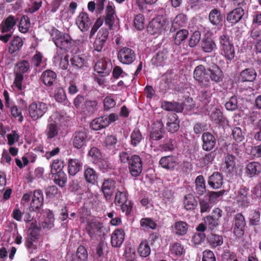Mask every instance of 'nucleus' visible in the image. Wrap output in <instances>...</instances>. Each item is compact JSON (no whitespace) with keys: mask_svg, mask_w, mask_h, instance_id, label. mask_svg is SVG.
<instances>
[{"mask_svg":"<svg viewBox=\"0 0 261 261\" xmlns=\"http://www.w3.org/2000/svg\"><path fill=\"white\" fill-rule=\"evenodd\" d=\"M50 35L57 47L64 53H66L74 44V41L68 34L62 32L57 29L53 28Z\"/></svg>","mask_w":261,"mask_h":261,"instance_id":"obj_1","label":"nucleus"},{"mask_svg":"<svg viewBox=\"0 0 261 261\" xmlns=\"http://www.w3.org/2000/svg\"><path fill=\"white\" fill-rule=\"evenodd\" d=\"M170 24L168 18L163 15H158L149 22L147 31L149 34L158 36L169 30Z\"/></svg>","mask_w":261,"mask_h":261,"instance_id":"obj_2","label":"nucleus"},{"mask_svg":"<svg viewBox=\"0 0 261 261\" xmlns=\"http://www.w3.org/2000/svg\"><path fill=\"white\" fill-rule=\"evenodd\" d=\"M19 18L16 16L10 15L4 19L0 24V41L6 43L12 36Z\"/></svg>","mask_w":261,"mask_h":261,"instance_id":"obj_3","label":"nucleus"},{"mask_svg":"<svg viewBox=\"0 0 261 261\" xmlns=\"http://www.w3.org/2000/svg\"><path fill=\"white\" fill-rule=\"evenodd\" d=\"M29 230L30 235L25 242V246L29 253L36 254L40 246V228L38 227L36 221L31 223Z\"/></svg>","mask_w":261,"mask_h":261,"instance_id":"obj_4","label":"nucleus"},{"mask_svg":"<svg viewBox=\"0 0 261 261\" xmlns=\"http://www.w3.org/2000/svg\"><path fill=\"white\" fill-rule=\"evenodd\" d=\"M218 41L221 55L226 60L231 61L234 57L235 51L233 44L230 40L229 36L223 33L219 36Z\"/></svg>","mask_w":261,"mask_h":261,"instance_id":"obj_5","label":"nucleus"},{"mask_svg":"<svg viewBox=\"0 0 261 261\" xmlns=\"http://www.w3.org/2000/svg\"><path fill=\"white\" fill-rule=\"evenodd\" d=\"M48 110L47 105L41 101H35L31 103L29 107V114L33 121L42 118Z\"/></svg>","mask_w":261,"mask_h":261,"instance_id":"obj_6","label":"nucleus"},{"mask_svg":"<svg viewBox=\"0 0 261 261\" xmlns=\"http://www.w3.org/2000/svg\"><path fill=\"white\" fill-rule=\"evenodd\" d=\"M136 58L135 51L128 47L121 48L117 53L118 61L124 65L132 64L136 60Z\"/></svg>","mask_w":261,"mask_h":261,"instance_id":"obj_7","label":"nucleus"},{"mask_svg":"<svg viewBox=\"0 0 261 261\" xmlns=\"http://www.w3.org/2000/svg\"><path fill=\"white\" fill-rule=\"evenodd\" d=\"M235 156L227 153L224 157V163L222 164L221 169L223 172L226 174L227 177H231L235 172L236 167Z\"/></svg>","mask_w":261,"mask_h":261,"instance_id":"obj_8","label":"nucleus"},{"mask_svg":"<svg viewBox=\"0 0 261 261\" xmlns=\"http://www.w3.org/2000/svg\"><path fill=\"white\" fill-rule=\"evenodd\" d=\"M194 78L198 81L201 87L207 88L210 86V81L204 76L207 75V69L202 65L196 66L194 71Z\"/></svg>","mask_w":261,"mask_h":261,"instance_id":"obj_9","label":"nucleus"},{"mask_svg":"<svg viewBox=\"0 0 261 261\" xmlns=\"http://www.w3.org/2000/svg\"><path fill=\"white\" fill-rule=\"evenodd\" d=\"M89 234L93 237L95 236H105L107 230L103 224L97 220H92L90 222L86 227Z\"/></svg>","mask_w":261,"mask_h":261,"instance_id":"obj_10","label":"nucleus"},{"mask_svg":"<svg viewBox=\"0 0 261 261\" xmlns=\"http://www.w3.org/2000/svg\"><path fill=\"white\" fill-rule=\"evenodd\" d=\"M142 161L140 156L133 154L130 156V161L128 163V169L133 176L137 177L142 171Z\"/></svg>","mask_w":261,"mask_h":261,"instance_id":"obj_11","label":"nucleus"},{"mask_svg":"<svg viewBox=\"0 0 261 261\" xmlns=\"http://www.w3.org/2000/svg\"><path fill=\"white\" fill-rule=\"evenodd\" d=\"M202 148L206 151H211L215 149L217 144L216 138L210 132H204L201 136Z\"/></svg>","mask_w":261,"mask_h":261,"instance_id":"obj_12","label":"nucleus"},{"mask_svg":"<svg viewBox=\"0 0 261 261\" xmlns=\"http://www.w3.org/2000/svg\"><path fill=\"white\" fill-rule=\"evenodd\" d=\"M111 63L106 59H99L95 64L94 70L100 76H106L108 75L112 70Z\"/></svg>","mask_w":261,"mask_h":261,"instance_id":"obj_13","label":"nucleus"},{"mask_svg":"<svg viewBox=\"0 0 261 261\" xmlns=\"http://www.w3.org/2000/svg\"><path fill=\"white\" fill-rule=\"evenodd\" d=\"M200 47L202 50L206 53H211L217 48L215 40L212 36L204 37L201 40Z\"/></svg>","mask_w":261,"mask_h":261,"instance_id":"obj_14","label":"nucleus"},{"mask_svg":"<svg viewBox=\"0 0 261 261\" xmlns=\"http://www.w3.org/2000/svg\"><path fill=\"white\" fill-rule=\"evenodd\" d=\"M246 222L241 214L236 215L234 221L233 233L238 237H241L244 233Z\"/></svg>","mask_w":261,"mask_h":261,"instance_id":"obj_15","label":"nucleus"},{"mask_svg":"<svg viewBox=\"0 0 261 261\" xmlns=\"http://www.w3.org/2000/svg\"><path fill=\"white\" fill-rule=\"evenodd\" d=\"M163 127L164 124L162 122L156 121L154 122L151 127V130L150 132V139L154 141H158L163 138Z\"/></svg>","mask_w":261,"mask_h":261,"instance_id":"obj_16","label":"nucleus"},{"mask_svg":"<svg viewBox=\"0 0 261 261\" xmlns=\"http://www.w3.org/2000/svg\"><path fill=\"white\" fill-rule=\"evenodd\" d=\"M76 24L82 32H85L89 30L92 22L87 13L81 12L76 18Z\"/></svg>","mask_w":261,"mask_h":261,"instance_id":"obj_17","label":"nucleus"},{"mask_svg":"<svg viewBox=\"0 0 261 261\" xmlns=\"http://www.w3.org/2000/svg\"><path fill=\"white\" fill-rule=\"evenodd\" d=\"M168 57V51L166 48L159 50L152 58L151 63L156 67L163 66L166 63Z\"/></svg>","mask_w":261,"mask_h":261,"instance_id":"obj_18","label":"nucleus"},{"mask_svg":"<svg viewBox=\"0 0 261 261\" xmlns=\"http://www.w3.org/2000/svg\"><path fill=\"white\" fill-rule=\"evenodd\" d=\"M57 79V73L50 69L44 71L40 76L41 81L47 87L53 86Z\"/></svg>","mask_w":261,"mask_h":261,"instance_id":"obj_19","label":"nucleus"},{"mask_svg":"<svg viewBox=\"0 0 261 261\" xmlns=\"http://www.w3.org/2000/svg\"><path fill=\"white\" fill-rule=\"evenodd\" d=\"M207 75L210 76L212 81L219 83L222 81L223 73L217 65L214 64L207 69Z\"/></svg>","mask_w":261,"mask_h":261,"instance_id":"obj_20","label":"nucleus"},{"mask_svg":"<svg viewBox=\"0 0 261 261\" xmlns=\"http://www.w3.org/2000/svg\"><path fill=\"white\" fill-rule=\"evenodd\" d=\"M256 72L252 68H246L241 71L239 75L238 79L240 82H253L256 77Z\"/></svg>","mask_w":261,"mask_h":261,"instance_id":"obj_21","label":"nucleus"},{"mask_svg":"<svg viewBox=\"0 0 261 261\" xmlns=\"http://www.w3.org/2000/svg\"><path fill=\"white\" fill-rule=\"evenodd\" d=\"M210 118L212 121L216 124L224 126L228 123V120L223 114V112L219 109H215L213 110L211 115Z\"/></svg>","mask_w":261,"mask_h":261,"instance_id":"obj_22","label":"nucleus"},{"mask_svg":"<svg viewBox=\"0 0 261 261\" xmlns=\"http://www.w3.org/2000/svg\"><path fill=\"white\" fill-rule=\"evenodd\" d=\"M161 108L167 111H172L176 113L182 112L184 108L182 103L177 101H164L161 103Z\"/></svg>","mask_w":261,"mask_h":261,"instance_id":"obj_23","label":"nucleus"},{"mask_svg":"<svg viewBox=\"0 0 261 261\" xmlns=\"http://www.w3.org/2000/svg\"><path fill=\"white\" fill-rule=\"evenodd\" d=\"M187 16L183 13H180L177 15L173 21L170 28L171 32H174L176 29L182 27H185L187 24Z\"/></svg>","mask_w":261,"mask_h":261,"instance_id":"obj_24","label":"nucleus"},{"mask_svg":"<svg viewBox=\"0 0 261 261\" xmlns=\"http://www.w3.org/2000/svg\"><path fill=\"white\" fill-rule=\"evenodd\" d=\"M244 15V11L241 7H238L229 12L227 15V20L229 23L234 24L238 23Z\"/></svg>","mask_w":261,"mask_h":261,"instance_id":"obj_25","label":"nucleus"},{"mask_svg":"<svg viewBox=\"0 0 261 261\" xmlns=\"http://www.w3.org/2000/svg\"><path fill=\"white\" fill-rule=\"evenodd\" d=\"M87 137V134L85 131L76 132L73 139V146L77 149L81 148L86 144Z\"/></svg>","mask_w":261,"mask_h":261,"instance_id":"obj_26","label":"nucleus"},{"mask_svg":"<svg viewBox=\"0 0 261 261\" xmlns=\"http://www.w3.org/2000/svg\"><path fill=\"white\" fill-rule=\"evenodd\" d=\"M115 11L114 8L108 5L106 7L105 23L109 27V30H112L114 24L115 17Z\"/></svg>","mask_w":261,"mask_h":261,"instance_id":"obj_27","label":"nucleus"},{"mask_svg":"<svg viewBox=\"0 0 261 261\" xmlns=\"http://www.w3.org/2000/svg\"><path fill=\"white\" fill-rule=\"evenodd\" d=\"M208 18L210 22L216 26H221L223 15L220 10L217 9H212L209 14Z\"/></svg>","mask_w":261,"mask_h":261,"instance_id":"obj_28","label":"nucleus"},{"mask_svg":"<svg viewBox=\"0 0 261 261\" xmlns=\"http://www.w3.org/2000/svg\"><path fill=\"white\" fill-rule=\"evenodd\" d=\"M160 165L166 169H173L177 165V158L173 155L165 156L161 158Z\"/></svg>","mask_w":261,"mask_h":261,"instance_id":"obj_29","label":"nucleus"},{"mask_svg":"<svg viewBox=\"0 0 261 261\" xmlns=\"http://www.w3.org/2000/svg\"><path fill=\"white\" fill-rule=\"evenodd\" d=\"M124 231L122 229H117L112 234L111 244L114 247H120L124 239Z\"/></svg>","mask_w":261,"mask_h":261,"instance_id":"obj_30","label":"nucleus"},{"mask_svg":"<svg viewBox=\"0 0 261 261\" xmlns=\"http://www.w3.org/2000/svg\"><path fill=\"white\" fill-rule=\"evenodd\" d=\"M83 111L89 115H92L98 109V102L95 99H86L82 107Z\"/></svg>","mask_w":261,"mask_h":261,"instance_id":"obj_31","label":"nucleus"},{"mask_svg":"<svg viewBox=\"0 0 261 261\" xmlns=\"http://www.w3.org/2000/svg\"><path fill=\"white\" fill-rule=\"evenodd\" d=\"M60 130V128L56 123L51 122L47 125L45 135L48 140H51L58 136Z\"/></svg>","mask_w":261,"mask_h":261,"instance_id":"obj_32","label":"nucleus"},{"mask_svg":"<svg viewBox=\"0 0 261 261\" xmlns=\"http://www.w3.org/2000/svg\"><path fill=\"white\" fill-rule=\"evenodd\" d=\"M43 197L41 191H35L31 203L30 210L35 211L39 209L43 204Z\"/></svg>","mask_w":261,"mask_h":261,"instance_id":"obj_33","label":"nucleus"},{"mask_svg":"<svg viewBox=\"0 0 261 261\" xmlns=\"http://www.w3.org/2000/svg\"><path fill=\"white\" fill-rule=\"evenodd\" d=\"M68 172L69 175L74 176L80 170L82 163L76 159H70L68 161Z\"/></svg>","mask_w":261,"mask_h":261,"instance_id":"obj_34","label":"nucleus"},{"mask_svg":"<svg viewBox=\"0 0 261 261\" xmlns=\"http://www.w3.org/2000/svg\"><path fill=\"white\" fill-rule=\"evenodd\" d=\"M188 227L186 222L179 221L175 222L172 226V230L176 235L182 236L187 233Z\"/></svg>","mask_w":261,"mask_h":261,"instance_id":"obj_35","label":"nucleus"},{"mask_svg":"<svg viewBox=\"0 0 261 261\" xmlns=\"http://www.w3.org/2000/svg\"><path fill=\"white\" fill-rule=\"evenodd\" d=\"M71 65L76 69L87 66V60L84 55H75L70 60Z\"/></svg>","mask_w":261,"mask_h":261,"instance_id":"obj_36","label":"nucleus"},{"mask_svg":"<svg viewBox=\"0 0 261 261\" xmlns=\"http://www.w3.org/2000/svg\"><path fill=\"white\" fill-rule=\"evenodd\" d=\"M114 180H104L102 184V190L107 200L111 198L113 194V190L115 188Z\"/></svg>","mask_w":261,"mask_h":261,"instance_id":"obj_37","label":"nucleus"},{"mask_svg":"<svg viewBox=\"0 0 261 261\" xmlns=\"http://www.w3.org/2000/svg\"><path fill=\"white\" fill-rule=\"evenodd\" d=\"M23 44L22 39L19 36H14L11 41L8 47V51L10 54H13L17 51L21 49Z\"/></svg>","mask_w":261,"mask_h":261,"instance_id":"obj_38","label":"nucleus"},{"mask_svg":"<svg viewBox=\"0 0 261 261\" xmlns=\"http://www.w3.org/2000/svg\"><path fill=\"white\" fill-rule=\"evenodd\" d=\"M107 121L103 116H101L94 119L90 123V128L95 131L101 130L107 127Z\"/></svg>","mask_w":261,"mask_h":261,"instance_id":"obj_39","label":"nucleus"},{"mask_svg":"<svg viewBox=\"0 0 261 261\" xmlns=\"http://www.w3.org/2000/svg\"><path fill=\"white\" fill-rule=\"evenodd\" d=\"M130 144L133 147L138 146L143 139L142 135L138 128H135L131 133Z\"/></svg>","mask_w":261,"mask_h":261,"instance_id":"obj_40","label":"nucleus"},{"mask_svg":"<svg viewBox=\"0 0 261 261\" xmlns=\"http://www.w3.org/2000/svg\"><path fill=\"white\" fill-rule=\"evenodd\" d=\"M183 204L187 210H193L197 207V201L192 194H189L184 196Z\"/></svg>","mask_w":261,"mask_h":261,"instance_id":"obj_41","label":"nucleus"},{"mask_svg":"<svg viewBox=\"0 0 261 261\" xmlns=\"http://www.w3.org/2000/svg\"><path fill=\"white\" fill-rule=\"evenodd\" d=\"M246 173L250 177H253L255 175H258L261 172V165L256 162L249 163L246 168Z\"/></svg>","mask_w":261,"mask_h":261,"instance_id":"obj_42","label":"nucleus"},{"mask_svg":"<svg viewBox=\"0 0 261 261\" xmlns=\"http://www.w3.org/2000/svg\"><path fill=\"white\" fill-rule=\"evenodd\" d=\"M236 199L241 205H248L250 203L248 191L244 189H240L238 193Z\"/></svg>","mask_w":261,"mask_h":261,"instance_id":"obj_43","label":"nucleus"},{"mask_svg":"<svg viewBox=\"0 0 261 261\" xmlns=\"http://www.w3.org/2000/svg\"><path fill=\"white\" fill-rule=\"evenodd\" d=\"M118 142V139L115 135H108L104 139L103 146L107 149H113Z\"/></svg>","mask_w":261,"mask_h":261,"instance_id":"obj_44","label":"nucleus"},{"mask_svg":"<svg viewBox=\"0 0 261 261\" xmlns=\"http://www.w3.org/2000/svg\"><path fill=\"white\" fill-rule=\"evenodd\" d=\"M42 0H29L28 7L25 11L27 13L33 14L37 11L41 7Z\"/></svg>","mask_w":261,"mask_h":261,"instance_id":"obj_45","label":"nucleus"},{"mask_svg":"<svg viewBox=\"0 0 261 261\" xmlns=\"http://www.w3.org/2000/svg\"><path fill=\"white\" fill-rule=\"evenodd\" d=\"M176 142L171 138H166L164 142L159 146L160 149L162 151H171L174 150Z\"/></svg>","mask_w":261,"mask_h":261,"instance_id":"obj_46","label":"nucleus"},{"mask_svg":"<svg viewBox=\"0 0 261 261\" xmlns=\"http://www.w3.org/2000/svg\"><path fill=\"white\" fill-rule=\"evenodd\" d=\"M30 24L29 17L27 15H23L19 20V31L22 33H26L29 30Z\"/></svg>","mask_w":261,"mask_h":261,"instance_id":"obj_47","label":"nucleus"},{"mask_svg":"<svg viewBox=\"0 0 261 261\" xmlns=\"http://www.w3.org/2000/svg\"><path fill=\"white\" fill-rule=\"evenodd\" d=\"M189 32L186 29H181L177 31L174 36V43L176 45H179L188 37Z\"/></svg>","mask_w":261,"mask_h":261,"instance_id":"obj_48","label":"nucleus"},{"mask_svg":"<svg viewBox=\"0 0 261 261\" xmlns=\"http://www.w3.org/2000/svg\"><path fill=\"white\" fill-rule=\"evenodd\" d=\"M30 63L27 60H23L16 64L15 72L23 74L27 73L30 70Z\"/></svg>","mask_w":261,"mask_h":261,"instance_id":"obj_49","label":"nucleus"},{"mask_svg":"<svg viewBox=\"0 0 261 261\" xmlns=\"http://www.w3.org/2000/svg\"><path fill=\"white\" fill-rule=\"evenodd\" d=\"M54 98L58 102H64L67 99L64 89L62 87L57 88L55 90Z\"/></svg>","mask_w":261,"mask_h":261,"instance_id":"obj_50","label":"nucleus"},{"mask_svg":"<svg viewBox=\"0 0 261 261\" xmlns=\"http://www.w3.org/2000/svg\"><path fill=\"white\" fill-rule=\"evenodd\" d=\"M150 248L148 244L146 241H142L139 247L138 252L141 256L146 257L150 254Z\"/></svg>","mask_w":261,"mask_h":261,"instance_id":"obj_51","label":"nucleus"},{"mask_svg":"<svg viewBox=\"0 0 261 261\" xmlns=\"http://www.w3.org/2000/svg\"><path fill=\"white\" fill-rule=\"evenodd\" d=\"M208 242L212 247H216L222 245L223 239L221 236L212 234L209 237Z\"/></svg>","mask_w":261,"mask_h":261,"instance_id":"obj_52","label":"nucleus"},{"mask_svg":"<svg viewBox=\"0 0 261 261\" xmlns=\"http://www.w3.org/2000/svg\"><path fill=\"white\" fill-rule=\"evenodd\" d=\"M212 94L206 90L200 92L198 98L204 106L207 105L211 100Z\"/></svg>","mask_w":261,"mask_h":261,"instance_id":"obj_53","label":"nucleus"},{"mask_svg":"<svg viewBox=\"0 0 261 261\" xmlns=\"http://www.w3.org/2000/svg\"><path fill=\"white\" fill-rule=\"evenodd\" d=\"M8 108L9 109L11 116L15 118H17L20 122H22L23 120V117L21 110L14 104Z\"/></svg>","mask_w":261,"mask_h":261,"instance_id":"obj_54","label":"nucleus"},{"mask_svg":"<svg viewBox=\"0 0 261 261\" xmlns=\"http://www.w3.org/2000/svg\"><path fill=\"white\" fill-rule=\"evenodd\" d=\"M84 177L85 179H96L98 174L93 168L85 166Z\"/></svg>","mask_w":261,"mask_h":261,"instance_id":"obj_55","label":"nucleus"},{"mask_svg":"<svg viewBox=\"0 0 261 261\" xmlns=\"http://www.w3.org/2000/svg\"><path fill=\"white\" fill-rule=\"evenodd\" d=\"M201 39V33L198 31H195L189 40V45L191 47H195Z\"/></svg>","mask_w":261,"mask_h":261,"instance_id":"obj_56","label":"nucleus"},{"mask_svg":"<svg viewBox=\"0 0 261 261\" xmlns=\"http://www.w3.org/2000/svg\"><path fill=\"white\" fill-rule=\"evenodd\" d=\"M232 136L233 139L238 143L242 142L245 138L244 133L239 127H235L232 130Z\"/></svg>","mask_w":261,"mask_h":261,"instance_id":"obj_57","label":"nucleus"},{"mask_svg":"<svg viewBox=\"0 0 261 261\" xmlns=\"http://www.w3.org/2000/svg\"><path fill=\"white\" fill-rule=\"evenodd\" d=\"M76 257L77 261H87L88 253L84 246H81L77 248Z\"/></svg>","mask_w":261,"mask_h":261,"instance_id":"obj_58","label":"nucleus"},{"mask_svg":"<svg viewBox=\"0 0 261 261\" xmlns=\"http://www.w3.org/2000/svg\"><path fill=\"white\" fill-rule=\"evenodd\" d=\"M144 16L142 14L136 15L134 18V23L135 28L138 30H142L144 28Z\"/></svg>","mask_w":261,"mask_h":261,"instance_id":"obj_59","label":"nucleus"},{"mask_svg":"<svg viewBox=\"0 0 261 261\" xmlns=\"http://www.w3.org/2000/svg\"><path fill=\"white\" fill-rule=\"evenodd\" d=\"M238 103L237 97L236 96H233L226 102L225 106L227 110L233 111L238 109Z\"/></svg>","mask_w":261,"mask_h":261,"instance_id":"obj_60","label":"nucleus"},{"mask_svg":"<svg viewBox=\"0 0 261 261\" xmlns=\"http://www.w3.org/2000/svg\"><path fill=\"white\" fill-rule=\"evenodd\" d=\"M204 221L206 225L208 226L209 228L212 229L216 228L219 225V220L213 216H207L204 218Z\"/></svg>","mask_w":261,"mask_h":261,"instance_id":"obj_61","label":"nucleus"},{"mask_svg":"<svg viewBox=\"0 0 261 261\" xmlns=\"http://www.w3.org/2000/svg\"><path fill=\"white\" fill-rule=\"evenodd\" d=\"M127 201V196L126 193L119 191L116 193L115 197V203L116 205H122Z\"/></svg>","mask_w":261,"mask_h":261,"instance_id":"obj_62","label":"nucleus"},{"mask_svg":"<svg viewBox=\"0 0 261 261\" xmlns=\"http://www.w3.org/2000/svg\"><path fill=\"white\" fill-rule=\"evenodd\" d=\"M43 57V55L40 52L36 51L35 54L31 58V62L35 67H39L42 63Z\"/></svg>","mask_w":261,"mask_h":261,"instance_id":"obj_63","label":"nucleus"},{"mask_svg":"<svg viewBox=\"0 0 261 261\" xmlns=\"http://www.w3.org/2000/svg\"><path fill=\"white\" fill-rule=\"evenodd\" d=\"M250 38L255 42L261 40V29L258 27L251 28L250 31Z\"/></svg>","mask_w":261,"mask_h":261,"instance_id":"obj_64","label":"nucleus"}]
</instances>
